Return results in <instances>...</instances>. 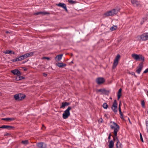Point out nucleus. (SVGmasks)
I'll use <instances>...</instances> for the list:
<instances>
[{
	"label": "nucleus",
	"mask_w": 148,
	"mask_h": 148,
	"mask_svg": "<svg viewBox=\"0 0 148 148\" xmlns=\"http://www.w3.org/2000/svg\"><path fill=\"white\" fill-rule=\"evenodd\" d=\"M21 143L24 145H27L29 144V142L27 140H22L21 141Z\"/></svg>",
	"instance_id": "nucleus-24"
},
{
	"label": "nucleus",
	"mask_w": 148,
	"mask_h": 148,
	"mask_svg": "<svg viewBox=\"0 0 148 148\" xmlns=\"http://www.w3.org/2000/svg\"><path fill=\"white\" fill-rule=\"evenodd\" d=\"M43 75L45 76H46L47 75V74H45V73L43 74Z\"/></svg>",
	"instance_id": "nucleus-45"
},
{
	"label": "nucleus",
	"mask_w": 148,
	"mask_h": 148,
	"mask_svg": "<svg viewBox=\"0 0 148 148\" xmlns=\"http://www.w3.org/2000/svg\"><path fill=\"white\" fill-rule=\"evenodd\" d=\"M112 109L114 112H117V107H112Z\"/></svg>",
	"instance_id": "nucleus-29"
},
{
	"label": "nucleus",
	"mask_w": 148,
	"mask_h": 148,
	"mask_svg": "<svg viewBox=\"0 0 148 148\" xmlns=\"http://www.w3.org/2000/svg\"><path fill=\"white\" fill-rule=\"evenodd\" d=\"M112 107H117V104L116 103V100H114V103L113 104L112 106Z\"/></svg>",
	"instance_id": "nucleus-28"
},
{
	"label": "nucleus",
	"mask_w": 148,
	"mask_h": 148,
	"mask_svg": "<svg viewBox=\"0 0 148 148\" xmlns=\"http://www.w3.org/2000/svg\"><path fill=\"white\" fill-rule=\"evenodd\" d=\"M116 148H122V145L121 143L119 141H118L117 142L116 144Z\"/></svg>",
	"instance_id": "nucleus-19"
},
{
	"label": "nucleus",
	"mask_w": 148,
	"mask_h": 148,
	"mask_svg": "<svg viewBox=\"0 0 148 148\" xmlns=\"http://www.w3.org/2000/svg\"><path fill=\"white\" fill-rule=\"evenodd\" d=\"M25 54V55H26V57L27 58L29 57V56L28 55L27 53H26Z\"/></svg>",
	"instance_id": "nucleus-43"
},
{
	"label": "nucleus",
	"mask_w": 148,
	"mask_h": 148,
	"mask_svg": "<svg viewBox=\"0 0 148 148\" xmlns=\"http://www.w3.org/2000/svg\"><path fill=\"white\" fill-rule=\"evenodd\" d=\"M120 58V56L119 54H118L115 57L113 64V68H115L117 65L118 61Z\"/></svg>",
	"instance_id": "nucleus-5"
},
{
	"label": "nucleus",
	"mask_w": 148,
	"mask_h": 148,
	"mask_svg": "<svg viewBox=\"0 0 148 148\" xmlns=\"http://www.w3.org/2000/svg\"><path fill=\"white\" fill-rule=\"evenodd\" d=\"M62 56L63 54H62L58 55L56 57V59L58 61H59L62 59Z\"/></svg>",
	"instance_id": "nucleus-20"
},
{
	"label": "nucleus",
	"mask_w": 148,
	"mask_h": 148,
	"mask_svg": "<svg viewBox=\"0 0 148 148\" xmlns=\"http://www.w3.org/2000/svg\"><path fill=\"white\" fill-rule=\"evenodd\" d=\"M121 118L122 119H123V115H122V116H121Z\"/></svg>",
	"instance_id": "nucleus-48"
},
{
	"label": "nucleus",
	"mask_w": 148,
	"mask_h": 148,
	"mask_svg": "<svg viewBox=\"0 0 148 148\" xmlns=\"http://www.w3.org/2000/svg\"><path fill=\"white\" fill-rule=\"evenodd\" d=\"M70 104L69 103L66 102H62L60 107V108H64L66 106L69 105Z\"/></svg>",
	"instance_id": "nucleus-15"
},
{
	"label": "nucleus",
	"mask_w": 148,
	"mask_h": 148,
	"mask_svg": "<svg viewBox=\"0 0 148 148\" xmlns=\"http://www.w3.org/2000/svg\"><path fill=\"white\" fill-rule=\"evenodd\" d=\"M132 75H135V74H134V73H132Z\"/></svg>",
	"instance_id": "nucleus-49"
},
{
	"label": "nucleus",
	"mask_w": 148,
	"mask_h": 148,
	"mask_svg": "<svg viewBox=\"0 0 148 148\" xmlns=\"http://www.w3.org/2000/svg\"><path fill=\"white\" fill-rule=\"evenodd\" d=\"M0 128L3 129H6L8 130H10L13 128V127L9 125H3L0 127Z\"/></svg>",
	"instance_id": "nucleus-13"
},
{
	"label": "nucleus",
	"mask_w": 148,
	"mask_h": 148,
	"mask_svg": "<svg viewBox=\"0 0 148 148\" xmlns=\"http://www.w3.org/2000/svg\"><path fill=\"white\" fill-rule=\"evenodd\" d=\"M141 105L143 107H145V102H144V101L142 100L141 101Z\"/></svg>",
	"instance_id": "nucleus-33"
},
{
	"label": "nucleus",
	"mask_w": 148,
	"mask_h": 148,
	"mask_svg": "<svg viewBox=\"0 0 148 148\" xmlns=\"http://www.w3.org/2000/svg\"><path fill=\"white\" fill-rule=\"evenodd\" d=\"M119 10H118V11ZM118 10L115 9L112 10L110 11H108L105 13L104 15L106 16H112L116 14L118 12Z\"/></svg>",
	"instance_id": "nucleus-3"
},
{
	"label": "nucleus",
	"mask_w": 148,
	"mask_h": 148,
	"mask_svg": "<svg viewBox=\"0 0 148 148\" xmlns=\"http://www.w3.org/2000/svg\"><path fill=\"white\" fill-rule=\"evenodd\" d=\"M49 14L48 12H39L36 13H35L34 14L36 15H38L39 14L45 15Z\"/></svg>",
	"instance_id": "nucleus-14"
},
{
	"label": "nucleus",
	"mask_w": 148,
	"mask_h": 148,
	"mask_svg": "<svg viewBox=\"0 0 148 148\" xmlns=\"http://www.w3.org/2000/svg\"><path fill=\"white\" fill-rule=\"evenodd\" d=\"M147 130V132L148 133V130Z\"/></svg>",
	"instance_id": "nucleus-52"
},
{
	"label": "nucleus",
	"mask_w": 148,
	"mask_h": 148,
	"mask_svg": "<svg viewBox=\"0 0 148 148\" xmlns=\"http://www.w3.org/2000/svg\"><path fill=\"white\" fill-rule=\"evenodd\" d=\"M97 92H103V90L101 89H98V90H97Z\"/></svg>",
	"instance_id": "nucleus-39"
},
{
	"label": "nucleus",
	"mask_w": 148,
	"mask_h": 148,
	"mask_svg": "<svg viewBox=\"0 0 148 148\" xmlns=\"http://www.w3.org/2000/svg\"><path fill=\"white\" fill-rule=\"evenodd\" d=\"M103 107L104 109H106L108 107V105L106 103H104L103 105Z\"/></svg>",
	"instance_id": "nucleus-31"
},
{
	"label": "nucleus",
	"mask_w": 148,
	"mask_h": 148,
	"mask_svg": "<svg viewBox=\"0 0 148 148\" xmlns=\"http://www.w3.org/2000/svg\"><path fill=\"white\" fill-rule=\"evenodd\" d=\"M14 119L13 118H6L2 119V120L4 121H10L14 120Z\"/></svg>",
	"instance_id": "nucleus-16"
},
{
	"label": "nucleus",
	"mask_w": 148,
	"mask_h": 148,
	"mask_svg": "<svg viewBox=\"0 0 148 148\" xmlns=\"http://www.w3.org/2000/svg\"><path fill=\"white\" fill-rule=\"evenodd\" d=\"M121 102H120L119 106V109L120 108H121Z\"/></svg>",
	"instance_id": "nucleus-44"
},
{
	"label": "nucleus",
	"mask_w": 148,
	"mask_h": 148,
	"mask_svg": "<svg viewBox=\"0 0 148 148\" xmlns=\"http://www.w3.org/2000/svg\"><path fill=\"white\" fill-rule=\"evenodd\" d=\"M111 125H110V128L112 129H114L113 134L114 136H113L114 141L119 140L117 137V132L119 130V127L118 125L114 122L111 121L110 122Z\"/></svg>",
	"instance_id": "nucleus-1"
},
{
	"label": "nucleus",
	"mask_w": 148,
	"mask_h": 148,
	"mask_svg": "<svg viewBox=\"0 0 148 148\" xmlns=\"http://www.w3.org/2000/svg\"><path fill=\"white\" fill-rule=\"evenodd\" d=\"M147 93H148L147 96H148V91H147Z\"/></svg>",
	"instance_id": "nucleus-50"
},
{
	"label": "nucleus",
	"mask_w": 148,
	"mask_h": 148,
	"mask_svg": "<svg viewBox=\"0 0 148 148\" xmlns=\"http://www.w3.org/2000/svg\"><path fill=\"white\" fill-rule=\"evenodd\" d=\"M105 79L102 77H99L97 78L96 80L97 83L98 84H101L104 82Z\"/></svg>",
	"instance_id": "nucleus-10"
},
{
	"label": "nucleus",
	"mask_w": 148,
	"mask_h": 148,
	"mask_svg": "<svg viewBox=\"0 0 148 148\" xmlns=\"http://www.w3.org/2000/svg\"><path fill=\"white\" fill-rule=\"evenodd\" d=\"M10 54H14V52H13V51H12V52H11V53H10Z\"/></svg>",
	"instance_id": "nucleus-46"
},
{
	"label": "nucleus",
	"mask_w": 148,
	"mask_h": 148,
	"mask_svg": "<svg viewBox=\"0 0 148 148\" xmlns=\"http://www.w3.org/2000/svg\"><path fill=\"white\" fill-rule=\"evenodd\" d=\"M117 28V27L116 26H114L110 28V30L111 31H113L116 30Z\"/></svg>",
	"instance_id": "nucleus-25"
},
{
	"label": "nucleus",
	"mask_w": 148,
	"mask_h": 148,
	"mask_svg": "<svg viewBox=\"0 0 148 148\" xmlns=\"http://www.w3.org/2000/svg\"><path fill=\"white\" fill-rule=\"evenodd\" d=\"M143 23H142V22H141V24H142Z\"/></svg>",
	"instance_id": "nucleus-51"
},
{
	"label": "nucleus",
	"mask_w": 148,
	"mask_h": 148,
	"mask_svg": "<svg viewBox=\"0 0 148 148\" xmlns=\"http://www.w3.org/2000/svg\"><path fill=\"white\" fill-rule=\"evenodd\" d=\"M132 56L135 60L137 61L144 60V57L141 55H138L135 53H133L132 54Z\"/></svg>",
	"instance_id": "nucleus-2"
},
{
	"label": "nucleus",
	"mask_w": 148,
	"mask_h": 148,
	"mask_svg": "<svg viewBox=\"0 0 148 148\" xmlns=\"http://www.w3.org/2000/svg\"><path fill=\"white\" fill-rule=\"evenodd\" d=\"M111 134L110 133V134H109V136L108 137V139L110 140V138H111Z\"/></svg>",
	"instance_id": "nucleus-42"
},
{
	"label": "nucleus",
	"mask_w": 148,
	"mask_h": 148,
	"mask_svg": "<svg viewBox=\"0 0 148 148\" xmlns=\"http://www.w3.org/2000/svg\"><path fill=\"white\" fill-rule=\"evenodd\" d=\"M23 60V57L22 56H21L19 57H17L15 59L13 60V61L15 62L17 61H21Z\"/></svg>",
	"instance_id": "nucleus-17"
},
{
	"label": "nucleus",
	"mask_w": 148,
	"mask_h": 148,
	"mask_svg": "<svg viewBox=\"0 0 148 148\" xmlns=\"http://www.w3.org/2000/svg\"><path fill=\"white\" fill-rule=\"evenodd\" d=\"M122 91V89L121 88H120L119 90V91L117 94V96H118V99H119L121 95V92Z\"/></svg>",
	"instance_id": "nucleus-22"
},
{
	"label": "nucleus",
	"mask_w": 148,
	"mask_h": 148,
	"mask_svg": "<svg viewBox=\"0 0 148 148\" xmlns=\"http://www.w3.org/2000/svg\"><path fill=\"white\" fill-rule=\"evenodd\" d=\"M36 145L38 147L40 148H46L47 147L46 144L41 142L37 143Z\"/></svg>",
	"instance_id": "nucleus-8"
},
{
	"label": "nucleus",
	"mask_w": 148,
	"mask_h": 148,
	"mask_svg": "<svg viewBox=\"0 0 148 148\" xmlns=\"http://www.w3.org/2000/svg\"><path fill=\"white\" fill-rule=\"evenodd\" d=\"M34 52H31L29 53H27L29 57L31 56H33L34 54Z\"/></svg>",
	"instance_id": "nucleus-32"
},
{
	"label": "nucleus",
	"mask_w": 148,
	"mask_h": 148,
	"mask_svg": "<svg viewBox=\"0 0 148 148\" xmlns=\"http://www.w3.org/2000/svg\"><path fill=\"white\" fill-rule=\"evenodd\" d=\"M24 70V71H26L27 70V69L25 68H23Z\"/></svg>",
	"instance_id": "nucleus-47"
},
{
	"label": "nucleus",
	"mask_w": 148,
	"mask_h": 148,
	"mask_svg": "<svg viewBox=\"0 0 148 148\" xmlns=\"http://www.w3.org/2000/svg\"><path fill=\"white\" fill-rule=\"evenodd\" d=\"M11 72L14 75H21L20 71L18 69H15L11 71Z\"/></svg>",
	"instance_id": "nucleus-12"
},
{
	"label": "nucleus",
	"mask_w": 148,
	"mask_h": 148,
	"mask_svg": "<svg viewBox=\"0 0 148 148\" xmlns=\"http://www.w3.org/2000/svg\"><path fill=\"white\" fill-rule=\"evenodd\" d=\"M143 67V63L141 62L140 63L138 67H137V69L136 70V72L138 74L140 73V72Z\"/></svg>",
	"instance_id": "nucleus-7"
},
{
	"label": "nucleus",
	"mask_w": 148,
	"mask_h": 148,
	"mask_svg": "<svg viewBox=\"0 0 148 148\" xmlns=\"http://www.w3.org/2000/svg\"><path fill=\"white\" fill-rule=\"evenodd\" d=\"M140 139L142 142H143V139L142 136L141 134H140Z\"/></svg>",
	"instance_id": "nucleus-36"
},
{
	"label": "nucleus",
	"mask_w": 148,
	"mask_h": 148,
	"mask_svg": "<svg viewBox=\"0 0 148 148\" xmlns=\"http://www.w3.org/2000/svg\"><path fill=\"white\" fill-rule=\"evenodd\" d=\"M114 146V142L112 141H110L109 143V148H113Z\"/></svg>",
	"instance_id": "nucleus-21"
},
{
	"label": "nucleus",
	"mask_w": 148,
	"mask_h": 148,
	"mask_svg": "<svg viewBox=\"0 0 148 148\" xmlns=\"http://www.w3.org/2000/svg\"><path fill=\"white\" fill-rule=\"evenodd\" d=\"M142 40H148V33H145L138 36Z\"/></svg>",
	"instance_id": "nucleus-6"
},
{
	"label": "nucleus",
	"mask_w": 148,
	"mask_h": 148,
	"mask_svg": "<svg viewBox=\"0 0 148 148\" xmlns=\"http://www.w3.org/2000/svg\"><path fill=\"white\" fill-rule=\"evenodd\" d=\"M131 2L134 6L140 7L141 6L140 2L136 0H131Z\"/></svg>",
	"instance_id": "nucleus-9"
},
{
	"label": "nucleus",
	"mask_w": 148,
	"mask_h": 148,
	"mask_svg": "<svg viewBox=\"0 0 148 148\" xmlns=\"http://www.w3.org/2000/svg\"><path fill=\"white\" fill-rule=\"evenodd\" d=\"M146 128L147 130H148V120L146 121Z\"/></svg>",
	"instance_id": "nucleus-35"
},
{
	"label": "nucleus",
	"mask_w": 148,
	"mask_h": 148,
	"mask_svg": "<svg viewBox=\"0 0 148 148\" xmlns=\"http://www.w3.org/2000/svg\"><path fill=\"white\" fill-rule=\"evenodd\" d=\"M19 97V100H21L23 99L25 97V95L22 94H18Z\"/></svg>",
	"instance_id": "nucleus-18"
},
{
	"label": "nucleus",
	"mask_w": 148,
	"mask_h": 148,
	"mask_svg": "<svg viewBox=\"0 0 148 148\" xmlns=\"http://www.w3.org/2000/svg\"><path fill=\"white\" fill-rule=\"evenodd\" d=\"M11 52H12V51H11L6 50L5 51H4L3 53L5 54H10Z\"/></svg>",
	"instance_id": "nucleus-30"
},
{
	"label": "nucleus",
	"mask_w": 148,
	"mask_h": 148,
	"mask_svg": "<svg viewBox=\"0 0 148 148\" xmlns=\"http://www.w3.org/2000/svg\"><path fill=\"white\" fill-rule=\"evenodd\" d=\"M18 78H19L18 79H17V78H16V79H17L18 80H20L23 78L21 76H19Z\"/></svg>",
	"instance_id": "nucleus-40"
},
{
	"label": "nucleus",
	"mask_w": 148,
	"mask_h": 148,
	"mask_svg": "<svg viewBox=\"0 0 148 148\" xmlns=\"http://www.w3.org/2000/svg\"><path fill=\"white\" fill-rule=\"evenodd\" d=\"M18 96V94L15 95L14 96V97L16 100L19 101V97Z\"/></svg>",
	"instance_id": "nucleus-27"
},
{
	"label": "nucleus",
	"mask_w": 148,
	"mask_h": 148,
	"mask_svg": "<svg viewBox=\"0 0 148 148\" xmlns=\"http://www.w3.org/2000/svg\"><path fill=\"white\" fill-rule=\"evenodd\" d=\"M119 111L120 114L121 115V116H122V115H123V114L122 113L121 111V108H120L119 109Z\"/></svg>",
	"instance_id": "nucleus-34"
},
{
	"label": "nucleus",
	"mask_w": 148,
	"mask_h": 148,
	"mask_svg": "<svg viewBox=\"0 0 148 148\" xmlns=\"http://www.w3.org/2000/svg\"><path fill=\"white\" fill-rule=\"evenodd\" d=\"M22 56L23 57V60L24 59H26V58H26L25 54L24 55H22Z\"/></svg>",
	"instance_id": "nucleus-37"
},
{
	"label": "nucleus",
	"mask_w": 148,
	"mask_h": 148,
	"mask_svg": "<svg viewBox=\"0 0 148 148\" xmlns=\"http://www.w3.org/2000/svg\"><path fill=\"white\" fill-rule=\"evenodd\" d=\"M71 109V107H69L67 109L64 111L63 114V117L64 119H67L70 115V110Z\"/></svg>",
	"instance_id": "nucleus-4"
},
{
	"label": "nucleus",
	"mask_w": 148,
	"mask_h": 148,
	"mask_svg": "<svg viewBox=\"0 0 148 148\" xmlns=\"http://www.w3.org/2000/svg\"><path fill=\"white\" fill-rule=\"evenodd\" d=\"M68 2L71 4H73L76 3V1H74L72 0H68Z\"/></svg>",
	"instance_id": "nucleus-26"
},
{
	"label": "nucleus",
	"mask_w": 148,
	"mask_h": 148,
	"mask_svg": "<svg viewBox=\"0 0 148 148\" xmlns=\"http://www.w3.org/2000/svg\"><path fill=\"white\" fill-rule=\"evenodd\" d=\"M42 59H45L47 60H49L50 59L49 58V57H43L42 58Z\"/></svg>",
	"instance_id": "nucleus-38"
},
{
	"label": "nucleus",
	"mask_w": 148,
	"mask_h": 148,
	"mask_svg": "<svg viewBox=\"0 0 148 148\" xmlns=\"http://www.w3.org/2000/svg\"><path fill=\"white\" fill-rule=\"evenodd\" d=\"M148 72V69H146L144 72V73H146Z\"/></svg>",
	"instance_id": "nucleus-41"
},
{
	"label": "nucleus",
	"mask_w": 148,
	"mask_h": 148,
	"mask_svg": "<svg viewBox=\"0 0 148 148\" xmlns=\"http://www.w3.org/2000/svg\"><path fill=\"white\" fill-rule=\"evenodd\" d=\"M57 66L59 67H62L65 66L66 64L62 63H58Z\"/></svg>",
	"instance_id": "nucleus-23"
},
{
	"label": "nucleus",
	"mask_w": 148,
	"mask_h": 148,
	"mask_svg": "<svg viewBox=\"0 0 148 148\" xmlns=\"http://www.w3.org/2000/svg\"><path fill=\"white\" fill-rule=\"evenodd\" d=\"M58 6L61 7L63 8L66 11H67V9L66 8V5L65 4L62 3H60L58 4H56Z\"/></svg>",
	"instance_id": "nucleus-11"
}]
</instances>
